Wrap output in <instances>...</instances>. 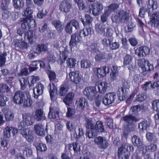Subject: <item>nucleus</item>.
<instances>
[{
    "mask_svg": "<svg viewBox=\"0 0 159 159\" xmlns=\"http://www.w3.org/2000/svg\"><path fill=\"white\" fill-rule=\"evenodd\" d=\"M80 38L77 34H72L70 42V47L66 46L65 48L61 47L60 48V58L65 60L67 57L69 52L76 50L79 48L80 44Z\"/></svg>",
    "mask_w": 159,
    "mask_h": 159,
    "instance_id": "1",
    "label": "nucleus"
},
{
    "mask_svg": "<svg viewBox=\"0 0 159 159\" xmlns=\"http://www.w3.org/2000/svg\"><path fill=\"white\" fill-rule=\"evenodd\" d=\"M129 18V12L123 10H120L117 13L113 14L111 17L112 22L116 23L120 22L125 23L128 20Z\"/></svg>",
    "mask_w": 159,
    "mask_h": 159,
    "instance_id": "2",
    "label": "nucleus"
},
{
    "mask_svg": "<svg viewBox=\"0 0 159 159\" xmlns=\"http://www.w3.org/2000/svg\"><path fill=\"white\" fill-rule=\"evenodd\" d=\"M83 93L88 99L92 101L95 99L97 92L95 87L89 86L85 88Z\"/></svg>",
    "mask_w": 159,
    "mask_h": 159,
    "instance_id": "3",
    "label": "nucleus"
},
{
    "mask_svg": "<svg viewBox=\"0 0 159 159\" xmlns=\"http://www.w3.org/2000/svg\"><path fill=\"white\" fill-rule=\"evenodd\" d=\"M34 121V118L30 114H25L23 116V122L20 123L19 125V129L24 126L32 125Z\"/></svg>",
    "mask_w": 159,
    "mask_h": 159,
    "instance_id": "4",
    "label": "nucleus"
},
{
    "mask_svg": "<svg viewBox=\"0 0 159 159\" xmlns=\"http://www.w3.org/2000/svg\"><path fill=\"white\" fill-rule=\"evenodd\" d=\"M9 90V88L6 84H0V107L4 106L6 105V102L8 100L6 96L3 95L4 93L7 92Z\"/></svg>",
    "mask_w": 159,
    "mask_h": 159,
    "instance_id": "5",
    "label": "nucleus"
},
{
    "mask_svg": "<svg viewBox=\"0 0 159 159\" xmlns=\"http://www.w3.org/2000/svg\"><path fill=\"white\" fill-rule=\"evenodd\" d=\"M127 148V145H122L118 148L117 155L119 158L120 159H129L130 153Z\"/></svg>",
    "mask_w": 159,
    "mask_h": 159,
    "instance_id": "6",
    "label": "nucleus"
},
{
    "mask_svg": "<svg viewBox=\"0 0 159 159\" xmlns=\"http://www.w3.org/2000/svg\"><path fill=\"white\" fill-rule=\"evenodd\" d=\"M109 68L106 66L96 67L93 69V74L98 78H102L109 72Z\"/></svg>",
    "mask_w": 159,
    "mask_h": 159,
    "instance_id": "7",
    "label": "nucleus"
},
{
    "mask_svg": "<svg viewBox=\"0 0 159 159\" xmlns=\"http://www.w3.org/2000/svg\"><path fill=\"white\" fill-rule=\"evenodd\" d=\"M81 78V75L79 71H76L70 72L69 75H67L66 80L67 81H70L77 84L80 82Z\"/></svg>",
    "mask_w": 159,
    "mask_h": 159,
    "instance_id": "8",
    "label": "nucleus"
},
{
    "mask_svg": "<svg viewBox=\"0 0 159 159\" xmlns=\"http://www.w3.org/2000/svg\"><path fill=\"white\" fill-rule=\"evenodd\" d=\"M20 133L28 142L31 143L33 141L34 137L32 131L30 128L22 129Z\"/></svg>",
    "mask_w": 159,
    "mask_h": 159,
    "instance_id": "9",
    "label": "nucleus"
},
{
    "mask_svg": "<svg viewBox=\"0 0 159 159\" xmlns=\"http://www.w3.org/2000/svg\"><path fill=\"white\" fill-rule=\"evenodd\" d=\"M89 8L94 16H98L101 13L103 9L102 4L99 2H96L91 4Z\"/></svg>",
    "mask_w": 159,
    "mask_h": 159,
    "instance_id": "10",
    "label": "nucleus"
},
{
    "mask_svg": "<svg viewBox=\"0 0 159 159\" xmlns=\"http://www.w3.org/2000/svg\"><path fill=\"white\" fill-rule=\"evenodd\" d=\"M116 98V94L115 93H107L103 98V103L105 105H109L114 102Z\"/></svg>",
    "mask_w": 159,
    "mask_h": 159,
    "instance_id": "11",
    "label": "nucleus"
},
{
    "mask_svg": "<svg viewBox=\"0 0 159 159\" xmlns=\"http://www.w3.org/2000/svg\"><path fill=\"white\" fill-rule=\"evenodd\" d=\"M25 97L23 92L17 91L15 93L13 97V101L15 103L19 105L22 104Z\"/></svg>",
    "mask_w": 159,
    "mask_h": 159,
    "instance_id": "12",
    "label": "nucleus"
},
{
    "mask_svg": "<svg viewBox=\"0 0 159 159\" xmlns=\"http://www.w3.org/2000/svg\"><path fill=\"white\" fill-rule=\"evenodd\" d=\"M138 63L139 66L143 71H149L153 69V66L144 60H139Z\"/></svg>",
    "mask_w": 159,
    "mask_h": 159,
    "instance_id": "13",
    "label": "nucleus"
},
{
    "mask_svg": "<svg viewBox=\"0 0 159 159\" xmlns=\"http://www.w3.org/2000/svg\"><path fill=\"white\" fill-rule=\"evenodd\" d=\"M94 142L95 144L101 148H107L108 145L107 140L105 138L100 136L96 138L94 140Z\"/></svg>",
    "mask_w": 159,
    "mask_h": 159,
    "instance_id": "14",
    "label": "nucleus"
},
{
    "mask_svg": "<svg viewBox=\"0 0 159 159\" xmlns=\"http://www.w3.org/2000/svg\"><path fill=\"white\" fill-rule=\"evenodd\" d=\"M93 50L96 54L94 57V59L96 62L102 61L106 59L107 56L105 52L99 51L96 48L93 49Z\"/></svg>",
    "mask_w": 159,
    "mask_h": 159,
    "instance_id": "15",
    "label": "nucleus"
},
{
    "mask_svg": "<svg viewBox=\"0 0 159 159\" xmlns=\"http://www.w3.org/2000/svg\"><path fill=\"white\" fill-rule=\"evenodd\" d=\"M44 89V86L43 84L38 83L33 89L34 98H37L39 96L41 95L43 93Z\"/></svg>",
    "mask_w": 159,
    "mask_h": 159,
    "instance_id": "16",
    "label": "nucleus"
},
{
    "mask_svg": "<svg viewBox=\"0 0 159 159\" xmlns=\"http://www.w3.org/2000/svg\"><path fill=\"white\" fill-rule=\"evenodd\" d=\"M71 7V5L68 1L64 0L60 4L59 9L62 12L65 13L69 12Z\"/></svg>",
    "mask_w": 159,
    "mask_h": 159,
    "instance_id": "17",
    "label": "nucleus"
},
{
    "mask_svg": "<svg viewBox=\"0 0 159 159\" xmlns=\"http://www.w3.org/2000/svg\"><path fill=\"white\" fill-rule=\"evenodd\" d=\"M13 135L16 134L18 132V129L12 127H7L4 130V136L5 138H9L11 136V133Z\"/></svg>",
    "mask_w": 159,
    "mask_h": 159,
    "instance_id": "18",
    "label": "nucleus"
},
{
    "mask_svg": "<svg viewBox=\"0 0 159 159\" xmlns=\"http://www.w3.org/2000/svg\"><path fill=\"white\" fill-rule=\"evenodd\" d=\"M14 43V46L17 50H22L24 49H26L27 48V43L22 39H15Z\"/></svg>",
    "mask_w": 159,
    "mask_h": 159,
    "instance_id": "19",
    "label": "nucleus"
},
{
    "mask_svg": "<svg viewBox=\"0 0 159 159\" xmlns=\"http://www.w3.org/2000/svg\"><path fill=\"white\" fill-rule=\"evenodd\" d=\"M149 24L154 27L157 26L159 25V12L154 13L150 17Z\"/></svg>",
    "mask_w": 159,
    "mask_h": 159,
    "instance_id": "20",
    "label": "nucleus"
},
{
    "mask_svg": "<svg viewBox=\"0 0 159 159\" xmlns=\"http://www.w3.org/2000/svg\"><path fill=\"white\" fill-rule=\"evenodd\" d=\"M72 26H74L76 29L79 27V24L76 20H73L68 23L65 28V30L67 33L70 34L72 32Z\"/></svg>",
    "mask_w": 159,
    "mask_h": 159,
    "instance_id": "21",
    "label": "nucleus"
},
{
    "mask_svg": "<svg viewBox=\"0 0 159 159\" xmlns=\"http://www.w3.org/2000/svg\"><path fill=\"white\" fill-rule=\"evenodd\" d=\"M34 130L36 134L39 136L45 135L44 128L41 124H37L34 125Z\"/></svg>",
    "mask_w": 159,
    "mask_h": 159,
    "instance_id": "22",
    "label": "nucleus"
},
{
    "mask_svg": "<svg viewBox=\"0 0 159 159\" xmlns=\"http://www.w3.org/2000/svg\"><path fill=\"white\" fill-rule=\"evenodd\" d=\"M48 89H49L51 99L52 100H53L57 94V88L53 82H51L48 86Z\"/></svg>",
    "mask_w": 159,
    "mask_h": 159,
    "instance_id": "23",
    "label": "nucleus"
},
{
    "mask_svg": "<svg viewBox=\"0 0 159 159\" xmlns=\"http://www.w3.org/2000/svg\"><path fill=\"white\" fill-rule=\"evenodd\" d=\"M75 104L78 109L80 110L84 109L85 106L87 105V101L84 98H81L77 100Z\"/></svg>",
    "mask_w": 159,
    "mask_h": 159,
    "instance_id": "24",
    "label": "nucleus"
},
{
    "mask_svg": "<svg viewBox=\"0 0 159 159\" xmlns=\"http://www.w3.org/2000/svg\"><path fill=\"white\" fill-rule=\"evenodd\" d=\"M25 39H27L30 43H34L36 41L35 32L31 30H29L25 33Z\"/></svg>",
    "mask_w": 159,
    "mask_h": 159,
    "instance_id": "25",
    "label": "nucleus"
},
{
    "mask_svg": "<svg viewBox=\"0 0 159 159\" xmlns=\"http://www.w3.org/2000/svg\"><path fill=\"white\" fill-rule=\"evenodd\" d=\"M158 7L157 2L154 0H149L147 3V10L148 11L151 12L156 10Z\"/></svg>",
    "mask_w": 159,
    "mask_h": 159,
    "instance_id": "26",
    "label": "nucleus"
},
{
    "mask_svg": "<svg viewBox=\"0 0 159 159\" xmlns=\"http://www.w3.org/2000/svg\"><path fill=\"white\" fill-rule=\"evenodd\" d=\"M131 141L134 146L139 148L143 145V140L137 136L134 135L131 138Z\"/></svg>",
    "mask_w": 159,
    "mask_h": 159,
    "instance_id": "27",
    "label": "nucleus"
},
{
    "mask_svg": "<svg viewBox=\"0 0 159 159\" xmlns=\"http://www.w3.org/2000/svg\"><path fill=\"white\" fill-rule=\"evenodd\" d=\"M34 119L38 121L43 120L46 119L45 114L41 109L37 110L34 116Z\"/></svg>",
    "mask_w": 159,
    "mask_h": 159,
    "instance_id": "28",
    "label": "nucleus"
},
{
    "mask_svg": "<svg viewBox=\"0 0 159 159\" xmlns=\"http://www.w3.org/2000/svg\"><path fill=\"white\" fill-rule=\"evenodd\" d=\"M124 120L127 123V126H129L130 125H134V122L138 121V119L135 117L129 115L125 116L123 117Z\"/></svg>",
    "mask_w": 159,
    "mask_h": 159,
    "instance_id": "29",
    "label": "nucleus"
},
{
    "mask_svg": "<svg viewBox=\"0 0 159 159\" xmlns=\"http://www.w3.org/2000/svg\"><path fill=\"white\" fill-rule=\"evenodd\" d=\"M32 104V101L31 99L29 94L27 93L26 97L23 102V107L25 108H27L31 107Z\"/></svg>",
    "mask_w": 159,
    "mask_h": 159,
    "instance_id": "30",
    "label": "nucleus"
},
{
    "mask_svg": "<svg viewBox=\"0 0 159 159\" xmlns=\"http://www.w3.org/2000/svg\"><path fill=\"white\" fill-rule=\"evenodd\" d=\"M120 67L114 66H112L111 71L110 74V77L111 80H116L117 79L118 72Z\"/></svg>",
    "mask_w": 159,
    "mask_h": 159,
    "instance_id": "31",
    "label": "nucleus"
},
{
    "mask_svg": "<svg viewBox=\"0 0 159 159\" xmlns=\"http://www.w3.org/2000/svg\"><path fill=\"white\" fill-rule=\"evenodd\" d=\"M110 84L106 81L101 82L98 86V89L99 92L103 93L109 88Z\"/></svg>",
    "mask_w": 159,
    "mask_h": 159,
    "instance_id": "32",
    "label": "nucleus"
},
{
    "mask_svg": "<svg viewBox=\"0 0 159 159\" xmlns=\"http://www.w3.org/2000/svg\"><path fill=\"white\" fill-rule=\"evenodd\" d=\"M75 96L74 93L72 92L68 93L63 99V102L66 105H69L71 104Z\"/></svg>",
    "mask_w": 159,
    "mask_h": 159,
    "instance_id": "33",
    "label": "nucleus"
},
{
    "mask_svg": "<svg viewBox=\"0 0 159 159\" xmlns=\"http://www.w3.org/2000/svg\"><path fill=\"white\" fill-rule=\"evenodd\" d=\"M33 11L30 8V5H28V6L24 10L22 13V15L26 17L25 19L33 18Z\"/></svg>",
    "mask_w": 159,
    "mask_h": 159,
    "instance_id": "34",
    "label": "nucleus"
},
{
    "mask_svg": "<svg viewBox=\"0 0 159 159\" xmlns=\"http://www.w3.org/2000/svg\"><path fill=\"white\" fill-rule=\"evenodd\" d=\"M128 94L127 91L125 89L121 88L119 90L117 96L120 100H123L126 98Z\"/></svg>",
    "mask_w": 159,
    "mask_h": 159,
    "instance_id": "35",
    "label": "nucleus"
},
{
    "mask_svg": "<svg viewBox=\"0 0 159 159\" xmlns=\"http://www.w3.org/2000/svg\"><path fill=\"white\" fill-rule=\"evenodd\" d=\"M94 130H95L97 134L102 132L104 130V127L102 123L99 121H97L94 126Z\"/></svg>",
    "mask_w": 159,
    "mask_h": 159,
    "instance_id": "36",
    "label": "nucleus"
},
{
    "mask_svg": "<svg viewBox=\"0 0 159 159\" xmlns=\"http://www.w3.org/2000/svg\"><path fill=\"white\" fill-rule=\"evenodd\" d=\"M19 81L20 86V89L21 90H25L28 84H29L30 87L31 86V84L28 82V80H27L25 78H20Z\"/></svg>",
    "mask_w": 159,
    "mask_h": 159,
    "instance_id": "37",
    "label": "nucleus"
},
{
    "mask_svg": "<svg viewBox=\"0 0 159 159\" xmlns=\"http://www.w3.org/2000/svg\"><path fill=\"white\" fill-rule=\"evenodd\" d=\"M13 3L14 7L19 10L22 8L24 5L23 0H13Z\"/></svg>",
    "mask_w": 159,
    "mask_h": 159,
    "instance_id": "38",
    "label": "nucleus"
},
{
    "mask_svg": "<svg viewBox=\"0 0 159 159\" xmlns=\"http://www.w3.org/2000/svg\"><path fill=\"white\" fill-rule=\"evenodd\" d=\"M16 13L15 12H11L8 10H5L3 11L2 16L3 19L6 20L10 16H11L13 19L15 18Z\"/></svg>",
    "mask_w": 159,
    "mask_h": 159,
    "instance_id": "39",
    "label": "nucleus"
},
{
    "mask_svg": "<svg viewBox=\"0 0 159 159\" xmlns=\"http://www.w3.org/2000/svg\"><path fill=\"white\" fill-rule=\"evenodd\" d=\"M35 147L38 151H45L47 149L46 144L41 142L37 143L35 144Z\"/></svg>",
    "mask_w": 159,
    "mask_h": 159,
    "instance_id": "40",
    "label": "nucleus"
},
{
    "mask_svg": "<svg viewBox=\"0 0 159 159\" xmlns=\"http://www.w3.org/2000/svg\"><path fill=\"white\" fill-rule=\"evenodd\" d=\"M48 117L51 119H55L58 116V112L52 107L50 108Z\"/></svg>",
    "mask_w": 159,
    "mask_h": 159,
    "instance_id": "41",
    "label": "nucleus"
},
{
    "mask_svg": "<svg viewBox=\"0 0 159 159\" xmlns=\"http://www.w3.org/2000/svg\"><path fill=\"white\" fill-rule=\"evenodd\" d=\"M76 60L73 58H69L67 59L66 63L67 66L70 68H74L76 64Z\"/></svg>",
    "mask_w": 159,
    "mask_h": 159,
    "instance_id": "42",
    "label": "nucleus"
},
{
    "mask_svg": "<svg viewBox=\"0 0 159 159\" xmlns=\"http://www.w3.org/2000/svg\"><path fill=\"white\" fill-rule=\"evenodd\" d=\"M150 125L149 123L147 120H144L139 124V127L140 130L143 131L146 130Z\"/></svg>",
    "mask_w": 159,
    "mask_h": 159,
    "instance_id": "43",
    "label": "nucleus"
},
{
    "mask_svg": "<svg viewBox=\"0 0 159 159\" xmlns=\"http://www.w3.org/2000/svg\"><path fill=\"white\" fill-rule=\"evenodd\" d=\"M96 31L99 34H102L104 32L105 27L104 25L101 24H97L95 25Z\"/></svg>",
    "mask_w": 159,
    "mask_h": 159,
    "instance_id": "44",
    "label": "nucleus"
},
{
    "mask_svg": "<svg viewBox=\"0 0 159 159\" xmlns=\"http://www.w3.org/2000/svg\"><path fill=\"white\" fill-rule=\"evenodd\" d=\"M52 24L56 29L59 32H61L63 29V26L61 22L58 20H54L53 21Z\"/></svg>",
    "mask_w": 159,
    "mask_h": 159,
    "instance_id": "45",
    "label": "nucleus"
},
{
    "mask_svg": "<svg viewBox=\"0 0 159 159\" xmlns=\"http://www.w3.org/2000/svg\"><path fill=\"white\" fill-rule=\"evenodd\" d=\"M146 138L148 141H151L155 143L157 141L155 134L150 132H148L146 133Z\"/></svg>",
    "mask_w": 159,
    "mask_h": 159,
    "instance_id": "46",
    "label": "nucleus"
},
{
    "mask_svg": "<svg viewBox=\"0 0 159 159\" xmlns=\"http://www.w3.org/2000/svg\"><path fill=\"white\" fill-rule=\"evenodd\" d=\"M91 30L90 28H86L80 30L79 32V34L80 37H85L87 36L89 34H91Z\"/></svg>",
    "mask_w": 159,
    "mask_h": 159,
    "instance_id": "47",
    "label": "nucleus"
},
{
    "mask_svg": "<svg viewBox=\"0 0 159 159\" xmlns=\"http://www.w3.org/2000/svg\"><path fill=\"white\" fill-rule=\"evenodd\" d=\"M94 122L92 120L91 118H88L86 119L85 126L87 129L94 130Z\"/></svg>",
    "mask_w": 159,
    "mask_h": 159,
    "instance_id": "48",
    "label": "nucleus"
},
{
    "mask_svg": "<svg viewBox=\"0 0 159 159\" xmlns=\"http://www.w3.org/2000/svg\"><path fill=\"white\" fill-rule=\"evenodd\" d=\"M69 87L67 85L64 84L61 85L59 94L60 96H63L68 91Z\"/></svg>",
    "mask_w": 159,
    "mask_h": 159,
    "instance_id": "49",
    "label": "nucleus"
},
{
    "mask_svg": "<svg viewBox=\"0 0 159 159\" xmlns=\"http://www.w3.org/2000/svg\"><path fill=\"white\" fill-rule=\"evenodd\" d=\"M5 118L6 120L9 121L12 120L14 117V115L11 111L8 109L4 111Z\"/></svg>",
    "mask_w": 159,
    "mask_h": 159,
    "instance_id": "50",
    "label": "nucleus"
},
{
    "mask_svg": "<svg viewBox=\"0 0 159 159\" xmlns=\"http://www.w3.org/2000/svg\"><path fill=\"white\" fill-rule=\"evenodd\" d=\"M91 64L89 61L83 59L81 62V68H88L91 67Z\"/></svg>",
    "mask_w": 159,
    "mask_h": 159,
    "instance_id": "51",
    "label": "nucleus"
},
{
    "mask_svg": "<svg viewBox=\"0 0 159 159\" xmlns=\"http://www.w3.org/2000/svg\"><path fill=\"white\" fill-rule=\"evenodd\" d=\"M28 80L29 83L31 85H34L37 81L39 80V76L32 75L28 77Z\"/></svg>",
    "mask_w": 159,
    "mask_h": 159,
    "instance_id": "52",
    "label": "nucleus"
},
{
    "mask_svg": "<svg viewBox=\"0 0 159 159\" xmlns=\"http://www.w3.org/2000/svg\"><path fill=\"white\" fill-rule=\"evenodd\" d=\"M111 14V12L109 11H106L104 14L101 16V20L103 22H106L107 20L108 16Z\"/></svg>",
    "mask_w": 159,
    "mask_h": 159,
    "instance_id": "53",
    "label": "nucleus"
},
{
    "mask_svg": "<svg viewBox=\"0 0 159 159\" xmlns=\"http://www.w3.org/2000/svg\"><path fill=\"white\" fill-rule=\"evenodd\" d=\"M85 18L86 19V22L85 23L83 19L81 18V20L82 22L84 25L85 26L86 25H89L90 24L91 21H92V18L91 17L88 15H85Z\"/></svg>",
    "mask_w": 159,
    "mask_h": 159,
    "instance_id": "54",
    "label": "nucleus"
},
{
    "mask_svg": "<svg viewBox=\"0 0 159 159\" xmlns=\"http://www.w3.org/2000/svg\"><path fill=\"white\" fill-rule=\"evenodd\" d=\"M97 134V133L95 130L90 129V130L87 132L86 133V136L89 139L93 138Z\"/></svg>",
    "mask_w": 159,
    "mask_h": 159,
    "instance_id": "55",
    "label": "nucleus"
},
{
    "mask_svg": "<svg viewBox=\"0 0 159 159\" xmlns=\"http://www.w3.org/2000/svg\"><path fill=\"white\" fill-rule=\"evenodd\" d=\"M83 134L84 132L83 129L81 128H79L78 133H77V131H76L73 134V135L75 138L78 139L83 136Z\"/></svg>",
    "mask_w": 159,
    "mask_h": 159,
    "instance_id": "56",
    "label": "nucleus"
},
{
    "mask_svg": "<svg viewBox=\"0 0 159 159\" xmlns=\"http://www.w3.org/2000/svg\"><path fill=\"white\" fill-rule=\"evenodd\" d=\"M132 60L131 56L129 55H126L124 57V64L125 65H127L130 64Z\"/></svg>",
    "mask_w": 159,
    "mask_h": 159,
    "instance_id": "57",
    "label": "nucleus"
},
{
    "mask_svg": "<svg viewBox=\"0 0 159 159\" xmlns=\"http://www.w3.org/2000/svg\"><path fill=\"white\" fill-rule=\"evenodd\" d=\"M75 109L71 107H68L67 111L66 113L67 117L71 118L75 113Z\"/></svg>",
    "mask_w": 159,
    "mask_h": 159,
    "instance_id": "58",
    "label": "nucleus"
},
{
    "mask_svg": "<svg viewBox=\"0 0 159 159\" xmlns=\"http://www.w3.org/2000/svg\"><path fill=\"white\" fill-rule=\"evenodd\" d=\"M7 55V54L6 52H3V54L1 55L0 66H3L4 65L6 61L5 57Z\"/></svg>",
    "mask_w": 159,
    "mask_h": 159,
    "instance_id": "59",
    "label": "nucleus"
},
{
    "mask_svg": "<svg viewBox=\"0 0 159 159\" xmlns=\"http://www.w3.org/2000/svg\"><path fill=\"white\" fill-rule=\"evenodd\" d=\"M135 53L139 56H144L143 47H140L135 51Z\"/></svg>",
    "mask_w": 159,
    "mask_h": 159,
    "instance_id": "60",
    "label": "nucleus"
},
{
    "mask_svg": "<svg viewBox=\"0 0 159 159\" xmlns=\"http://www.w3.org/2000/svg\"><path fill=\"white\" fill-rule=\"evenodd\" d=\"M152 107L157 111H159V100H156L152 103Z\"/></svg>",
    "mask_w": 159,
    "mask_h": 159,
    "instance_id": "61",
    "label": "nucleus"
},
{
    "mask_svg": "<svg viewBox=\"0 0 159 159\" xmlns=\"http://www.w3.org/2000/svg\"><path fill=\"white\" fill-rule=\"evenodd\" d=\"M73 148L74 152L75 153H77L80 150V146L79 144L76 142L74 143Z\"/></svg>",
    "mask_w": 159,
    "mask_h": 159,
    "instance_id": "62",
    "label": "nucleus"
},
{
    "mask_svg": "<svg viewBox=\"0 0 159 159\" xmlns=\"http://www.w3.org/2000/svg\"><path fill=\"white\" fill-rule=\"evenodd\" d=\"M28 21L29 28H33L36 25L35 20L32 18L28 19Z\"/></svg>",
    "mask_w": 159,
    "mask_h": 159,
    "instance_id": "63",
    "label": "nucleus"
},
{
    "mask_svg": "<svg viewBox=\"0 0 159 159\" xmlns=\"http://www.w3.org/2000/svg\"><path fill=\"white\" fill-rule=\"evenodd\" d=\"M9 2H7L6 1L2 0V3L1 5L0 8L3 11L7 10V4Z\"/></svg>",
    "mask_w": 159,
    "mask_h": 159,
    "instance_id": "64",
    "label": "nucleus"
}]
</instances>
